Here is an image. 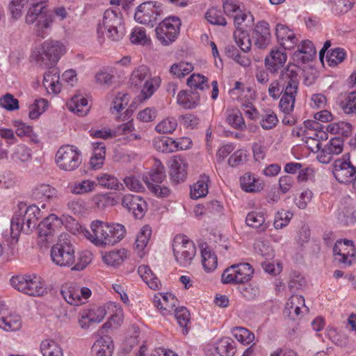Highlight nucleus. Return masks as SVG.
<instances>
[{
	"label": "nucleus",
	"instance_id": "52",
	"mask_svg": "<svg viewBox=\"0 0 356 356\" xmlns=\"http://www.w3.org/2000/svg\"><path fill=\"white\" fill-rule=\"evenodd\" d=\"M125 249L115 250L107 252L102 257L103 261L107 265L115 266L122 263L127 257Z\"/></svg>",
	"mask_w": 356,
	"mask_h": 356
},
{
	"label": "nucleus",
	"instance_id": "40",
	"mask_svg": "<svg viewBox=\"0 0 356 356\" xmlns=\"http://www.w3.org/2000/svg\"><path fill=\"white\" fill-rule=\"evenodd\" d=\"M202 264L205 271L211 272L217 267V257L211 248L201 245Z\"/></svg>",
	"mask_w": 356,
	"mask_h": 356
},
{
	"label": "nucleus",
	"instance_id": "26",
	"mask_svg": "<svg viewBox=\"0 0 356 356\" xmlns=\"http://www.w3.org/2000/svg\"><path fill=\"white\" fill-rule=\"evenodd\" d=\"M107 313L110 315L107 322L103 325V329L118 328L123 323L124 313L122 307L115 302H108L106 305Z\"/></svg>",
	"mask_w": 356,
	"mask_h": 356
},
{
	"label": "nucleus",
	"instance_id": "55",
	"mask_svg": "<svg viewBox=\"0 0 356 356\" xmlns=\"http://www.w3.org/2000/svg\"><path fill=\"white\" fill-rule=\"evenodd\" d=\"M234 337L241 343L248 345L254 339V334L247 328L235 327L231 331Z\"/></svg>",
	"mask_w": 356,
	"mask_h": 356
},
{
	"label": "nucleus",
	"instance_id": "3",
	"mask_svg": "<svg viewBox=\"0 0 356 356\" xmlns=\"http://www.w3.org/2000/svg\"><path fill=\"white\" fill-rule=\"evenodd\" d=\"M161 81L159 76H152L149 68L145 65L135 67L129 77L131 86L136 88H141L140 94L138 96L140 101L149 99L159 88Z\"/></svg>",
	"mask_w": 356,
	"mask_h": 356
},
{
	"label": "nucleus",
	"instance_id": "58",
	"mask_svg": "<svg viewBox=\"0 0 356 356\" xmlns=\"http://www.w3.org/2000/svg\"><path fill=\"white\" fill-rule=\"evenodd\" d=\"M298 56L302 54L301 58L305 62L311 60L313 56L316 55V50L313 43L309 40H303L298 46V51L296 52Z\"/></svg>",
	"mask_w": 356,
	"mask_h": 356
},
{
	"label": "nucleus",
	"instance_id": "50",
	"mask_svg": "<svg viewBox=\"0 0 356 356\" xmlns=\"http://www.w3.org/2000/svg\"><path fill=\"white\" fill-rule=\"evenodd\" d=\"M22 327V319L19 315L13 314L0 318V327L6 331H17Z\"/></svg>",
	"mask_w": 356,
	"mask_h": 356
},
{
	"label": "nucleus",
	"instance_id": "57",
	"mask_svg": "<svg viewBox=\"0 0 356 356\" xmlns=\"http://www.w3.org/2000/svg\"><path fill=\"white\" fill-rule=\"evenodd\" d=\"M234 38L238 47L244 52H248L251 48V42L249 35L246 31L236 26V30L234 32Z\"/></svg>",
	"mask_w": 356,
	"mask_h": 356
},
{
	"label": "nucleus",
	"instance_id": "24",
	"mask_svg": "<svg viewBox=\"0 0 356 356\" xmlns=\"http://www.w3.org/2000/svg\"><path fill=\"white\" fill-rule=\"evenodd\" d=\"M122 205L131 211L136 218H141L147 210L146 202L139 195L127 194L122 200Z\"/></svg>",
	"mask_w": 356,
	"mask_h": 356
},
{
	"label": "nucleus",
	"instance_id": "45",
	"mask_svg": "<svg viewBox=\"0 0 356 356\" xmlns=\"http://www.w3.org/2000/svg\"><path fill=\"white\" fill-rule=\"evenodd\" d=\"M10 158L17 164L29 162L32 159L31 149L24 144L17 145L14 148Z\"/></svg>",
	"mask_w": 356,
	"mask_h": 356
},
{
	"label": "nucleus",
	"instance_id": "35",
	"mask_svg": "<svg viewBox=\"0 0 356 356\" xmlns=\"http://www.w3.org/2000/svg\"><path fill=\"white\" fill-rule=\"evenodd\" d=\"M68 109L79 115H86L90 110L87 99L81 95H74L67 102Z\"/></svg>",
	"mask_w": 356,
	"mask_h": 356
},
{
	"label": "nucleus",
	"instance_id": "41",
	"mask_svg": "<svg viewBox=\"0 0 356 356\" xmlns=\"http://www.w3.org/2000/svg\"><path fill=\"white\" fill-rule=\"evenodd\" d=\"M42 356H63V350L60 345L51 339H43L40 345Z\"/></svg>",
	"mask_w": 356,
	"mask_h": 356
},
{
	"label": "nucleus",
	"instance_id": "8",
	"mask_svg": "<svg viewBox=\"0 0 356 356\" xmlns=\"http://www.w3.org/2000/svg\"><path fill=\"white\" fill-rule=\"evenodd\" d=\"M172 250L176 261L184 267L189 266L196 254L195 243L186 235L178 234L175 236Z\"/></svg>",
	"mask_w": 356,
	"mask_h": 356
},
{
	"label": "nucleus",
	"instance_id": "11",
	"mask_svg": "<svg viewBox=\"0 0 356 356\" xmlns=\"http://www.w3.org/2000/svg\"><path fill=\"white\" fill-rule=\"evenodd\" d=\"M10 283L16 290L30 296H40L44 292L41 279L36 275L13 276Z\"/></svg>",
	"mask_w": 356,
	"mask_h": 356
},
{
	"label": "nucleus",
	"instance_id": "32",
	"mask_svg": "<svg viewBox=\"0 0 356 356\" xmlns=\"http://www.w3.org/2000/svg\"><path fill=\"white\" fill-rule=\"evenodd\" d=\"M97 186V184L95 181L83 179L70 183L68 188L72 194L81 195L94 192Z\"/></svg>",
	"mask_w": 356,
	"mask_h": 356
},
{
	"label": "nucleus",
	"instance_id": "16",
	"mask_svg": "<svg viewBox=\"0 0 356 356\" xmlns=\"http://www.w3.org/2000/svg\"><path fill=\"white\" fill-rule=\"evenodd\" d=\"M332 174L337 181L341 184H349L356 174V168L352 164L348 155H343L334 161Z\"/></svg>",
	"mask_w": 356,
	"mask_h": 356
},
{
	"label": "nucleus",
	"instance_id": "25",
	"mask_svg": "<svg viewBox=\"0 0 356 356\" xmlns=\"http://www.w3.org/2000/svg\"><path fill=\"white\" fill-rule=\"evenodd\" d=\"M238 1H224L222 5L224 12L227 16H231L234 18L236 26H240L248 17L251 18L252 15L250 13H247L246 10L238 5Z\"/></svg>",
	"mask_w": 356,
	"mask_h": 356
},
{
	"label": "nucleus",
	"instance_id": "6",
	"mask_svg": "<svg viewBox=\"0 0 356 356\" xmlns=\"http://www.w3.org/2000/svg\"><path fill=\"white\" fill-rule=\"evenodd\" d=\"M282 76L284 81V90L280 101V108L284 113L288 115L294 108L298 87V74L293 67L289 66Z\"/></svg>",
	"mask_w": 356,
	"mask_h": 356
},
{
	"label": "nucleus",
	"instance_id": "19",
	"mask_svg": "<svg viewBox=\"0 0 356 356\" xmlns=\"http://www.w3.org/2000/svg\"><path fill=\"white\" fill-rule=\"evenodd\" d=\"M333 252L339 263L351 265L356 253L353 242L350 240H339L336 242Z\"/></svg>",
	"mask_w": 356,
	"mask_h": 356
},
{
	"label": "nucleus",
	"instance_id": "20",
	"mask_svg": "<svg viewBox=\"0 0 356 356\" xmlns=\"http://www.w3.org/2000/svg\"><path fill=\"white\" fill-rule=\"evenodd\" d=\"M62 225V220L55 214H50L38 224V236L42 242L49 243L56 230Z\"/></svg>",
	"mask_w": 356,
	"mask_h": 356
},
{
	"label": "nucleus",
	"instance_id": "14",
	"mask_svg": "<svg viewBox=\"0 0 356 356\" xmlns=\"http://www.w3.org/2000/svg\"><path fill=\"white\" fill-rule=\"evenodd\" d=\"M60 293L68 304L79 306L86 303L92 291L89 288L81 286L74 282H67L61 286Z\"/></svg>",
	"mask_w": 356,
	"mask_h": 356
},
{
	"label": "nucleus",
	"instance_id": "5",
	"mask_svg": "<svg viewBox=\"0 0 356 356\" xmlns=\"http://www.w3.org/2000/svg\"><path fill=\"white\" fill-rule=\"evenodd\" d=\"M66 52L65 46L58 40L48 39L36 47L31 57L47 67L55 65Z\"/></svg>",
	"mask_w": 356,
	"mask_h": 356
},
{
	"label": "nucleus",
	"instance_id": "48",
	"mask_svg": "<svg viewBox=\"0 0 356 356\" xmlns=\"http://www.w3.org/2000/svg\"><path fill=\"white\" fill-rule=\"evenodd\" d=\"M241 188L248 193L258 192L262 189L259 180L250 173H245L240 179Z\"/></svg>",
	"mask_w": 356,
	"mask_h": 356
},
{
	"label": "nucleus",
	"instance_id": "34",
	"mask_svg": "<svg viewBox=\"0 0 356 356\" xmlns=\"http://www.w3.org/2000/svg\"><path fill=\"white\" fill-rule=\"evenodd\" d=\"M305 307H306L304 297L300 295H293L286 303L284 312L294 319L300 314L301 309Z\"/></svg>",
	"mask_w": 356,
	"mask_h": 356
},
{
	"label": "nucleus",
	"instance_id": "2",
	"mask_svg": "<svg viewBox=\"0 0 356 356\" xmlns=\"http://www.w3.org/2000/svg\"><path fill=\"white\" fill-rule=\"evenodd\" d=\"M11 219L10 230L13 237H17L20 232L29 234L34 229L38 220L42 217L40 208L35 204L27 206L20 202Z\"/></svg>",
	"mask_w": 356,
	"mask_h": 356
},
{
	"label": "nucleus",
	"instance_id": "39",
	"mask_svg": "<svg viewBox=\"0 0 356 356\" xmlns=\"http://www.w3.org/2000/svg\"><path fill=\"white\" fill-rule=\"evenodd\" d=\"M209 177L206 175L200 176L199 179L191 186V197L193 199H198L205 197L209 192Z\"/></svg>",
	"mask_w": 356,
	"mask_h": 356
},
{
	"label": "nucleus",
	"instance_id": "44",
	"mask_svg": "<svg viewBox=\"0 0 356 356\" xmlns=\"http://www.w3.org/2000/svg\"><path fill=\"white\" fill-rule=\"evenodd\" d=\"M93 153L90 160V163L92 168L99 169L103 165L105 155L106 147L103 143L97 142L94 143Z\"/></svg>",
	"mask_w": 356,
	"mask_h": 356
},
{
	"label": "nucleus",
	"instance_id": "13",
	"mask_svg": "<svg viewBox=\"0 0 356 356\" xmlns=\"http://www.w3.org/2000/svg\"><path fill=\"white\" fill-rule=\"evenodd\" d=\"M254 273L252 266L248 263L234 264L227 268L221 275L224 284H243L250 281Z\"/></svg>",
	"mask_w": 356,
	"mask_h": 356
},
{
	"label": "nucleus",
	"instance_id": "56",
	"mask_svg": "<svg viewBox=\"0 0 356 356\" xmlns=\"http://www.w3.org/2000/svg\"><path fill=\"white\" fill-rule=\"evenodd\" d=\"M266 220L265 216L262 211H251L246 216L245 222L248 226L253 228H261L264 230L266 226L264 225Z\"/></svg>",
	"mask_w": 356,
	"mask_h": 356
},
{
	"label": "nucleus",
	"instance_id": "17",
	"mask_svg": "<svg viewBox=\"0 0 356 356\" xmlns=\"http://www.w3.org/2000/svg\"><path fill=\"white\" fill-rule=\"evenodd\" d=\"M156 1H143L136 9L134 18L136 22L149 24L157 19V16L161 15V6L156 4Z\"/></svg>",
	"mask_w": 356,
	"mask_h": 356
},
{
	"label": "nucleus",
	"instance_id": "62",
	"mask_svg": "<svg viewBox=\"0 0 356 356\" xmlns=\"http://www.w3.org/2000/svg\"><path fill=\"white\" fill-rule=\"evenodd\" d=\"M193 70V65L188 62H179L173 64L170 67V73L177 78H182Z\"/></svg>",
	"mask_w": 356,
	"mask_h": 356
},
{
	"label": "nucleus",
	"instance_id": "27",
	"mask_svg": "<svg viewBox=\"0 0 356 356\" xmlns=\"http://www.w3.org/2000/svg\"><path fill=\"white\" fill-rule=\"evenodd\" d=\"M286 60V54L275 47L272 49L269 55L265 58V65L268 70L272 73H275L284 67Z\"/></svg>",
	"mask_w": 356,
	"mask_h": 356
},
{
	"label": "nucleus",
	"instance_id": "36",
	"mask_svg": "<svg viewBox=\"0 0 356 356\" xmlns=\"http://www.w3.org/2000/svg\"><path fill=\"white\" fill-rule=\"evenodd\" d=\"M152 235V229L149 225L143 226L136 235L135 241V248L138 255L143 258L145 254V250L150 239Z\"/></svg>",
	"mask_w": 356,
	"mask_h": 356
},
{
	"label": "nucleus",
	"instance_id": "23",
	"mask_svg": "<svg viewBox=\"0 0 356 356\" xmlns=\"http://www.w3.org/2000/svg\"><path fill=\"white\" fill-rule=\"evenodd\" d=\"M31 196L37 202L43 203L42 208H45L44 202H50L58 198L57 189L47 184H37L32 190Z\"/></svg>",
	"mask_w": 356,
	"mask_h": 356
},
{
	"label": "nucleus",
	"instance_id": "59",
	"mask_svg": "<svg viewBox=\"0 0 356 356\" xmlns=\"http://www.w3.org/2000/svg\"><path fill=\"white\" fill-rule=\"evenodd\" d=\"M175 317L181 327L183 328V333H188V325L190 323V313L184 307H177L173 312Z\"/></svg>",
	"mask_w": 356,
	"mask_h": 356
},
{
	"label": "nucleus",
	"instance_id": "49",
	"mask_svg": "<svg viewBox=\"0 0 356 356\" xmlns=\"http://www.w3.org/2000/svg\"><path fill=\"white\" fill-rule=\"evenodd\" d=\"M226 122L235 129L245 130L246 124L241 113L237 109L227 111Z\"/></svg>",
	"mask_w": 356,
	"mask_h": 356
},
{
	"label": "nucleus",
	"instance_id": "54",
	"mask_svg": "<svg viewBox=\"0 0 356 356\" xmlns=\"http://www.w3.org/2000/svg\"><path fill=\"white\" fill-rule=\"evenodd\" d=\"M154 148L163 153L176 152L175 139L170 137H156L153 141Z\"/></svg>",
	"mask_w": 356,
	"mask_h": 356
},
{
	"label": "nucleus",
	"instance_id": "21",
	"mask_svg": "<svg viewBox=\"0 0 356 356\" xmlns=\"http://www.w3.org/2000/svg\"><path fill=\"white\" fill-rule=\"evenodd\" d=\"M153 303L163 316H167L177 309L178 300L170 293H158L154 296Z\"/></svg>",
	"mask_w": 356,
	"mask_h": 356
},
{
	"label": "nucleus",
	"instance_id": "46",
	"mask_svg": "<svg viewBox=\"0 0 356 356\" xmlns=\"http://www.w3.org/2000/svg\"><path fill=\"white\" fill-rule=\"evenodd\" d=\"M97 184L101 187L110 190H120L122 184L117 177L108 173H101L96 177Z\"/></svg>",
	"mask_w": 356,
	"mask_h": 356
},
{
	"label": "nucleus",
	"instance_id": "47",
	"mask_svg": "<svg viewBox=\"0 0 356 356\" xmlns=\"http://www.w3.org/2000/svg\"><path fill=\"white\" fill-rule=\"evenodd\" d=\"M216 350L220 356H234L236 353L235 343L229 337H223L216 342Z\"/></svg>",
	"mask_w": 356,
	"mask_h": 356
},
{
	"label": "nucleus",
	"instance_id": "33",
	"mask_svg": "<svg viewBox=\"0 0 356 356\" xmlns=\"http://www.w3.org/2000/svg\"><path fill=\"white\" fill-rule=\"evenodd\" d=\"M114 345L111 338L104 336L99 338L92 346V353L95 356H111Z\"/></svg>",
	"mask_w": 356,
	"mask_h": 356
},
{
	"label": "nucleus",
	"instance_id": "28",
	"mask_svg": "<svg viewBox=\"0 0 356 356\" xmlns=\"http://www.w3.org/2000/svg\"><path fill=\"white\" fill-rule=\"evenodd\" d=\"M254 44L259 49L266 48L270 42L271 34L269 24L265 21L259 22L252 33Z\"/></svg>",
	"mask_w": 356,
	"mask_h": 356
},
{
	"label": "nucleus",
	"instance_id": "37",
	"mask_svg": "<svg viewBox=\"0 0 356 356\" xmlns=\"http://www.w3.org/2000/svg\"><path fill=\"white\" fill-rule=\"evenodd\" d=\"M200 101V96L197 92L187 90H181L177 97V104L184 108L192 109L195 108Z\"/></svg>",
	"mask_w": 356,
	"mask_h": 356
},
{
	"label": "nucleus",
	"instance_id": "7",
	"mask_svg": "<svg viewBox=\"0 0 356 356\" xmlns=\"http://www.w3.org/2000/svg\"><path fill=\"white\" fill-rule=\"evenodd\" d=\"M55 163L60 170L66 172L74 171L82 163L81 152L75 145H62L56 153Z\"/></svg>",
	"mask_w": 356,
	"mask_h": 356
},
{
	"label": "nucleus",
	"instance_id": "63",
	"mask_svg": "<svg viewBox=\"0 0 356 356\" xmlns=\"http://www.w3.org/2000/svg\"><path fill=\"white\" fill-rule=\"evenodd\" d=\"M205 18L211 24L226 26L227 21L223 17L220 10L216 8H209L205 14Z\"/></svg>",
	"mask_w": 356,
	"mask_h": 356
},
{
	"label": "nucleus",
	"instance_id": "60",
	"mask_svg": "<svg viewBox=\"0 0 356 356\" xmlns=\"http://www.w3.org/2000/svg\"><path fill=\"white\" fill-rule=\"evenodd\" d=\"M130 41L135 44L145 45L150 42V38L144 28L135 27L130 34Z\"/></svg>",
	"mask_w": 356,
	"mask_h": 356
},
{
	"label": "nucleus",
	"instance_id": "18",
	"mask_svg": "<svg viewBox=\"0 0 356 356\" xmlns=\"http://www.w3.org/2000/svg\"><path fill=\"white\" fill-rule=\"evenodd\" d=\"M305 127L307 129L305 132V138L307 139L306 143L309 148L312 151V145L315 143H321V141L326 140L328 138V134H327L325 127L317 121L306 120L304 122Z\"/></svg>",
	"mask_w": 356,
	"mask_h": 356
},
{
	"label": "nucleus",
	"instance_id": "9",
	"mask_svg": "<svg viewBox=\"0 0 356 356\" xmlns=\"http://www.w3.org/2000/svg\"><path fill=\"white\" fill-rule=\"evenodd\" d=\"M181 22L177 16H169L162 20L156 27L157 40L163 46H168L178 38Z\"/></svg>",
	"mask_w": 356,
	"mask_h": 356
},
{
	"label": "nucleus",
	"instance_id": "4",
	"mask_svg": "<svg viewBox=\"0 0 356 356\" xmlns=\"http://www.w3.org/2000/svg\"><path fill=\"white\" fill-rule=\"evenodd\" d=\"M104 29L106 31L107 38L112 41H120L126 33L124 19L121 13L113 9H107L104 14L102 20V26H99L97 29L98 41L100 44L104 42V38L100 34H103Z\"/></svg>",
	"mask_w": 356,
	"mask_h": 356
},
{
	"label": "nucleus",
	"instance_id": "53",
	"mask_svg": "<svg viewBox=\"0 0 356 356\" xmlns=\"http://www.w3.org/2000/svg\"><path fill=\"white\" fill-rule=\"evenodd\" d=\"M177 121L175 117H166L159 121L155 127V131L159 134H171L177 129Z\"/></svg>",
	"mask_w": 356,
	"mask_h": 356
},
{
	"label": "nucleus",
	"instance_id": "31",
	"mask_svg": "<svg viewBox=\"0 0 356 356\" xmlns=\"http://www.w3.org/2000/svg\"><path fill=\"white\" fill-rule=\"evenodd\" d=\"M55 21V17L53 11L49 10L42 15L35 24V32L37 36L44 38L51 30L53 24Z\"/></svg>",
	"mask_w": 356,
	"mask_h": 356
},
{
	"label": "nucleus",
	"instance_id": "29",
	"mask_svg": "<svg viewBox=\"0 0 356 356\" xmlns=\"http://www.w3.org/2000/svg\"><path fill=\"white\" fill-rule=\"evenodd\" d=\"M170 175L172 181L177 183L185 180L187 175V163L183 157L175 156L171 159Z\"/></svg>",
	"mask_w": 356,
	"mask_h": 356
},
{
	"label": "nucleus",
	"instance_id": "30",
	"mask_svg": "<svg viewBox=\"0 0 356 356\" xmlns=\"http://www.w3.org/2000/svg\"><path fill=\"white\" fill-rule=\"evenodd\" d=\"M42 84L48 93L58 94L61 90L59 70L50 67L44 74Z\"/></svg>",
	"mask_w": 356,
	"mask_h": 356
},
{
	"label": "nucleus",
	"instance_id": "43",
	"mask_svg": "<svg viewBox=\"0 0 356 356\" xmlns=\"http://www.w3.org/2000/svg\"><path fill=\"white\" fill-rule=\"evenodd\" d=\"M138 273L143 280L148 285V286L153 289L156 290L161 285L160 280L153 273L151 268L147 265H141L138 268Z\"/></svg>",
	"mask_w": 356,
	"mask_h": 356
},
{
	"label": "nucleus",
	"instance_id": "61",
	"mask_svg": "<svg viewBox=\"0 0 356 356\" xmlns=\"http://www.w3.org/2000/svg\"><path fill=\"white\" fill-rule=\"evenodd\" d=\"M114 72L115 67L102 69L95 74V81L101 86H109L113 83Z\"/></svg>",
	"mask_w": 356,
	"mask_h": 356
},
{
	"label": "nucleus",
	"instance_id": "38",
	"mask_svg": "<svg viewBox=\"0 0 356 356\" xmlns=\"http://www.w3.org/2000/svg\"><path fill=\"white\" fill-rule=\"evenodd\" d=\"M134 127L131 120L118 126L115 129L114 136H122L120 140H122L123 143L140 139V136L134 133Z\"/></svg>",
	"mask_w": 356,
	"mask_h": 356
},
{
	"label": "nucleus",
	"instance_id": "1",
	"mask_svg": "<svg viewBox=\"0 0 356 356\" xmlns=\"http://www.w3.org/2000/svg\"><path fill=\"white\" fill-rule=\"evenodd\" d=\"M81 232L93 245L104 248L120 242L125 236L126 229L119 223L95 220L91 222L90 229H83Z\"/></svg>",
	"mask_w": 356,
	"mask_h": 356
},
{
	"label": "nucleus",
	"instance_id": "15",
	"mask_svg": "<svg viewBox=\"0 0 356 356\" xmlns=\"http://www.w3.org/2000/svg\"><path fill=\"white\" fill-rule=\"evenodd\" d=\"M343 140L340 137L332 138L323 147L316 143L312 152H316L318 161L323 164L329 163L334 156L340 154L343 150Z\"/></svg>",
	"mask_w": 356,
	"mask_h": 356
},
{
	"label": "nucleus",
	"instance_id": "64",
	"mask_svg": "<svg viewBox=\"0 0 356 356\" xmlns=\"http://www.w3.org/2000/svg\"><path fill=\"white\" fill-rule=\"evenodd\" d=\"M187 85L195 90H204L208 88V79L200 74H193L187 79Z\"/></svg>",
	"mask_w": 356,
	"mask_h": 356
},
{
	"label": "nucleus",
	"instance_id": "10",
	"mask_svg": "<svg viewBox=\"0 0 356 356\" xmlns=\"http://www.w3.org/2000/svg\"><path fill=\"white\" fill-rule=\"evenodd\" d=\"M50 256L52 262L57 266H72L75 262L74 247L70 239L60 238L58 241L52 246Z\"/></svg>",
	"mask_w": 356,
	"mask_h": 356
},
{
	"label": "nucleus",
	"instance_id": "12",
	"mask_svg": "<svg viewBox=\"0 0 356 356\" xmlns=\"http://www.w3.org/2000/svg\"><path fill=\"white\" fill-rule=\"evenodd\" d=\"M154 166L147 175L143 177V180L149 190L156 197H168L170 193V189L161 185L165 178L164 167L159 161H155Z\"/></svg>",
	"mask_w": 356,
	"mask_h": 356
},
{
	"label": "nucleus",
	"instance_id": "22",
	"mask_svg": "<svg viewBox=\"0 0 356 356\" xmlns=\"http://www.w3.org/2000/svg\"><path fill=\"white\" fill-rule=\"evenodd\" d=\"M275 35L278 43L284 49H293L299 41L294 31L282 24L276 25Z\"/></svg>",
	"mask_w": 356,
	"mask_h": 356
},
{
	"label": "nucleus",
	"instance_id": "51",
	"mask_svg": "<svg viewBox=\"0 0 356 356\" xmlns=\"http://www.w3.org/2000/svg\"><path fill=\"white\" fill-rule=\"evenodd\" d=\"M45 1H38L33 3L29 8L26 15V22L29 24H33L40 18L44 13H48L46 6L44 4Z\"/></svg>",
	"mask_w": 356,
	"mask_h": 356
},
{
	"label": "nucleus",
	"instance_id": "42",
	"mask_svg": "<svg viewBox=\"0 0 356 356\" xmlns=\"http://www.w3.org/2000/svg\"><path fill=\"white\" fill-rule=\"evenodd\" d=\"M327 134L330 133L332 135H340L348 137L351 135L353 131L352 124L348 122L339 121L337 122H331L325 127Z\"/></svg>",
	"mask_w": 356,
	"mask_h": 356
}]
</instances>
